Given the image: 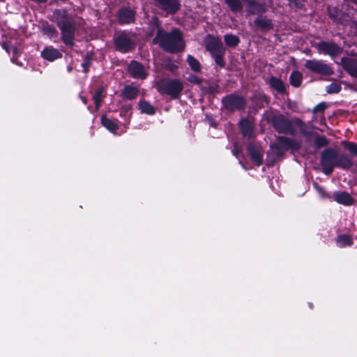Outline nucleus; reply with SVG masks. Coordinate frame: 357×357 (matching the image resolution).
Here are the masks:
<instances>
[{
  "label": "nucleus",
  "mask_w": 357,
  "mask_h": 357,
  "mask_svg": "<svg viewBox=\"0 0 357 357\" xmlns=\"http://www.w3.org/2000/svg\"><path fill=\"white\" fill-rule=\"evenodd\" d=\"M153 42L158 43L163 50L169 52H180L184 48L181 33L176 29H173L171 33L159 29Z\"/></svg>",
  "instance_id": "nucleus-1"
},
{
  "label": "nucleus",
  "mask_w": 357,
  "mask_h": 357,
  "mask_svg": "<svg viewBox=\"0 0 357 357\" xmlns=\"http://www.w3.org/2000/svg\"><path fill=\"white\" fill-rule=\"evenodd\" d=\"M53 19L61 30L64 43L73 45L75 27L72 16L66 10L59 9L54 12Z\"/></svg>",
  "instance_id": "nucleus-2"
},
{
  "label": "nucleus",
  "mask_w": 357,
  "mask_h": 357,
  "mask_svg": "<svg viewBox=\"0 0 357 357\" xmlns=\"http://www.w3.org/2000/svg\"><path fill=\"white\" fill-rule=\"evenodd\" d=\"M337 152L333 149H327L321 153V165L323 172L330 175L335 167H336Z\"/></svg>",
  "instance_id": "nucleus-3"
},
{
  "label": "nucleus",
  "mask_w": 357,
  "mask_h": 357,
  "mask_svg": "<svg viewBox=\"0 0 357 357\" xmlns=\"http://www.w3.org/2000/svg\"><path fill=\"white\" fill-rule=\"evenodd\" d=\"M159 89L162 93L177 98L183 89V83L178 79H168L162 81L159 84Z\"/></svg>",
  "instance_id": "nucleus-4"
},
{
  "label": "nucleus",
  "mask_w": 357,
  "mask_h": 357,
  "mask_svg": "<svg viewBox=\"0 0 357 357\" xmlns=\"http://www.w3.org/2000/svg\"><path fill=\"white\" fill-rule=\"evenodd\" d=\"M305 66L310 71L321 75H331L333 73V69L321 60H307L305 63Z\"/></svg>",
  "instance_id": "nucleus-5"
},
{
  "label": "nucleus",
  "mask_w": 357,
  "mask_h": 357,
  "mask_svg": "<svg viewBox=\"0 0 357 357\" xmlns=\"http://www.w3.org/2000/svg\"><path fill=\"white\" fill-rule=\"evenodd\" d=\"M222 102L225 107L231 111L241 109L245 105L243 98L236 95H230L225 97L222 99Z\"/></svg>",
  "instance_id": "nucleus-6"
},
{
  "label": "nucleus",
  "mask_w": 357,
  "mask_h": 357,
  "mask_svg": "<svg viewBox=\"0 0 357 357\" xmlns=\"http://www.w3.org/2000/svg\"><path fill=\"white\" fill-rule=\"evenodd\" d=\"M317 49L320 53L328 54L331 56H336L342 52L340 47L333 43L329 42H321L318 43Z\"/></svg>",
  "instance_id": "nucleus-7"
},
{
  "label": "nucleus",
  "mask_w": 357,
  "mask_h": 357,
  "mask_svg": "<svg viewBox=\"0 0 357 357\" xmlns=\"http://www.w3.org/2000/svg\"><path fill=\"white\" fill-rule=\"evenodd\" d=\"M273 123L275 129L280 132L289 133L292 132L291 122L282 115L275 116L273 119Z\"/></svg>",
  "instance_id": "nucleus-8"
},
{
  "label": "nucleus",
  "mask_w": 357,
  "mask_h": 357,
  "mask_svg": "<svg viewBox=\"0 0 357 357\" xmlns=\"http://www.w3.org/2000/svg\"><path fill=\"white\" fill-rule=\"evenodd\" d=\"M204 42L206 48L211 52V54L220 52L225 50L221 40L219 38H215L212 36H207Z\"/></svg>",
  "instance_id": "nucleus-9"
},
{
  "label": "nucleus",
  "mask_w": 357,
  "mask_h": 357,
  "mask_svg": "<svg viewBox=\"0 0 357 357\" xmlns=\"http://www.w3.org/2000/svg\"><path fill=\"white\" fill-rule=\"evenodd\" d=\"M128 70L132 77L144 79L147 76V72L144 66L137 61H132L128 66Z\"/></svg>",
  "instance_id": "nucleus-10"
},
{
  "label": "nucleus",
  "mask_w": 357,
  "mask_h": 357,
  "mask_svg": "<svg viewBox=\"0 0 357 357\" xmlns=\"http://www.w3.org/2000/svg\"><path fill=\"white\" fill-rule=\"evenodd\" d=\"M115 45L118 50L124 53L129 52L133 47L132 42L124 33L115 38Z\"/></svg>",
  "instance_id": "nucleus-11"
},
{
  "label": "nucleus",
  "mask_w": 357,
  "mask_h": 357,
  "mask_svg": "<svg viewBox=\"0 0 357 357\" xmlns=\"http://www.w3.org/2000/svg\"><path fill=\"white\" fill-rule=\"evenodd\" d=\"M248 151L253 162L259 166L262 163V152L260 147H258L252 144H249L248 146Z\"/></svg>",
  "instance_id": "nucleus-12"
},
{
  "label": "nucleus",
  "mask_w": 357,
  "mask_h": 357,
  "mask_svg": "<svg viewBox=\"0 0 357 357\" xmlns=\"http://www.w3.org/2000/svg\"><path fill=\"white\" fill-rule=\"evenodd\" d=\"M41 56L49 61H53L62 56V54L57 49L49 46L46 47L41 52Z\"/></svg>",
  "instance_id": "nucleus-13"
},
{
  "label": "nucleus",
  "mask_w": 357,
  "mask_h": 357,
  "mask_svg": "<svg viewBox=\"0 0 357 357\" xmlns=\"http://www.w3.org/2000/svg\"><path fill=\"white\" fill-rule=\"evenodd\" d=\"M344 68L352 76L357 77V61L349 58L343 59Z\"/></svg>",
  "instance_id": "nucleus-14"
},
{
  "label": "nucleus",
  "mask_w": 357,
  "mask_h": 357,
  "mask_svg": "<svg viewBox=\"0 0 357 357\" xmlns=\"http://www.w3.org/2000/svg\"><path fill=\"white\" fill-rule=\"evenodd\" d=\"M335 200L341 204L351 205L354 202L352 197L346 192H337L334 193Z\"/></svg>",
  "instance_id": "nucleus-15"
},
{
  "label": "nucleus",
  "mask_w": 357,
  "mask_h": 357,
  "mask_svg": "<svg viewBox=\"0 0 357 357\" xmlns=\"http://www.w3.org/2000/svg\"><path fill=\"white\" fill-rule=\"evenodd\" d=\"M139 93L138 88L132 85L126 86L121 91V96L127 100L135 99Z\"/></svg>",
  "instance_id": "nucleus-16"
},
{
  "label": "nucleus",
  "mask_w": 357,
  "mask_h": 357,
  "mask_svg": "<svg viewBox=\"0 0 357 357\" xmlns=\"http://www.w3.org/2000/svg\"><path fill=\"white\" fill-rule=\"evenodd\" d=\"M119 17L121 23H130L134 20L135 12L130 9H122L119 13Z\"/></svg>",
  "instance_id": "nucleus-17"
},
{
  "label": "nucleus",
  "mask_w": 357,
  "mask_h": 357,
  "mask_svg": "<svg viewBox=\"0 0 357 357\" xmlns=\"http://www.w3.org/2000/svg\"><path fill=\"white\" fill-rule=\"evenodd\" d=\"M353 165L351 158L345 155H337L336 167L342 169H349Z\"/></svg>",
  "instance_id": "nucleus-18"
},
{
  "label": "nucleus",
  "mask_w": 357,
  "mask_h": 357,
  "mask_svg": "<svg viewBox=\"0 0 357 357\" xmlns=\"http://www.w3.org/2000/svg\"><path fill=\"white\" fill-rule=\"evenodd\" d=\"M240 127L244 137L250 138L252 136L253 126L249 120L242 119L240 121Z\"/></svg>",
  "instance_id": "nucleus-19"
},
{
  "label": "nucleus",
  "mask_w": 357,
  "mask_h": 357,
  "mask_svg": "<svg viewBox=\"0 0 357 357\" xmlns=\"http://www.w3.org/2000/svg\"><path fill=\"white\" fill-rule=\"evenodd\" d=\"M101 122L105 128H106L108 130L114 133L116 131V130L119 128L116 121L110 119L106 117L105 116H102Z\"/></svg>",
  "instance_id": "nucleus-20"
},
{
  "label": "nucleus",
  "mask_w": 357,
  "mask_h": 357,
  "mask_svg": "<svg viewBox=\"0 0 357 357\" xmlns=\"http://www.w3.org/2000/svg\"><path fill=\"white\" fill-rule=\"evenodd\" d=\"M248 4V11L250 13L255 14L257 13H263L265 11L264 6L258 3L254 0H244Z\"/></svg>",
  "instance_id": "nucleus-21"
},
{
  "label": "nucleus",
  "mask_w": 357,
  "mask_h": 357,
  "mask_svg": "<svg viewBox=\"0 0 357 357\" xmlns=\"http://www.w3.org/2000/svg\"><path fill=\"white\" fill-rule=\"evenodd\" d=\"M255 24L261 29H270L273 26L271 20L265 17H259L257 18L255 20Z\"/></svg>",
  "instance_id": "nucleus-22"
},
{
  "label": "nucleus",
  "mask_w": 357,
  "mask_h": 357,
  "mask_svg": "<svg viewBox=\"0 0 357 357\" xmlns=\"http://www.w3.org/2000/svg\"><path fill=\"white\" fill-rule=\"evenodd\" d=\"M280 142L284 146H285L284 148L292 150H297L300 148L301 146V144L298 142H295L291 139L287 137L280 138Z\"/></svg>",
  "instance_id": "nucleus-23"
},
{
  "label": "nucleus",
  "mask_w": 357,
  "mask_h": 357,
  "mask_svg": "<svg viewBox=\"0 0 357 357\" xmlns=\"http://www.w3.org/2000/svg\"><path fill=\"white\" fill-rule=\"evenodd\" d=\"M243 1L244 0H225L226 3L233 12H238L243 8Z\"/></svg>",
  "instance_id": "nucleus-24"
},
{
  "label": "nucleus",
  "mask_w": 357,
  "mask_h": 357,
  "mask_svg": "<svg viewBox=\"0 0 357 357\" xmlns=\"http://www.w3.org/2000/svg\"><path fill=\"white\" fill-rule=\"evenodd\" d=\"M139 107L142 113L147 114H153L155 113V108L153 106L146 101L140 100L139 102Z\"/></svg>",
  "instance_id": "nucleus-25"
},
{
  "label": "nucleus",
  "mask_w": 357,
  "mask_h": 357,
  "mask_svg": "<svg viewBox=\"0 0 357 357\" xmlns=\"http://www.w3.org/2000/svg\"><path fill=\"white\" fill-rule=\"evenodd\" d=\"M289 79L292 86L298 87L302 83L303 75L298 71H294L291 74Z\"/></svg>",
  "instance_id": "nucleus-26"
},
{
  "label": "nucleus",
  "mask_w": 357,
  "mask_h": 357,
  "mask_svg": "<svg viewBox=\"0 0 357 357\" xmlns=\"http://www.w3.org/2000/svg\"><path fill=\"white\" fill-rule=\"evenodd\" d=\"M269 82L271 87L275 89L278 92L282 93L284 91L285 88L281 79L273 77L270 79Z\"/></svg>",
  "instance_id": "nucleus-27"
},
{
  "label": "nucleus",
  "mask_w": 357,
  "mask_h": 357,
  "mask_svg": "<svg viewBox=\"0 0 357 357\" xmlns=\"http://www.w3.org/2000/svg\"><path fill=\"white\" fill-rule=\"evenodd\" d=\"M337 245L340 248H344L347 245H351L353 242L351 237L348 235H340L336 238Z\"/></svg>",
  "instance_id": "nucleus-28"
},
{
  "label": "nucleus",
  "mask_w": 357,
  "mask_h": 357,
  "mask_svg": "<svg viewBox=\"0 0 357 357\" xmlns=\"http://www.w3.org/2000/svg\"><path fill=\"white\" fill-rule=\"evenodd\" d=\"M187 61L190 68L195 72H199L201 70V65L197 59L191 55H188L187 57Z\"/></svg>",
  "instance_id": "nucleus-29"
},
{
  "label": "nucleus",
  "mask_w": 357,
  "mask_h": 357,
  "mask_svg": "<svg viewBox=\"0 0 357 357\" xmlns=\"http://www.w3.org/2000/svg\"><path fill=\"white\" fill-rule=\"evenodd\" d=\"M225 42L229 46L235 47L239 43V39L236 36L234 35H225Z\"/></svg>",
  "instance_id": "nucleus-30"
},
{
  "label": "nucleus",
  "mask_w": 357,
  "mask_h": 357,
  "mask_svg": "<svg viewBox=\"0 0 357 357\" xmlns=\"http://www.w3.org/2000/svg\"><path fill=\"white\" fill-rule=\"evenodd\" d=\"M225 54V50L223 51H221L220 52L213 54L211 55L213 57L215 63L218 66L223 67L225 66V61L223 59Z\"/></svg>",
  "instance_id": "nucleus-31"
},
{
  "label": "nucleus",
  "mask_w": 357,
  "mask_h": 357,
  "mask_svg": "<svg viewBox=\"0 0 357 357\" xmlns=\"http://www.w3.org/2000/svg\"><path fill=\"white\" fill-rule=\"evenodd\" d=\"M93 98L96 105V109H98L102 98V89H98L93 96Z\"/></svg>",
  "instance_id": "nucleus-32"
},
{
  "label": "nucleus",
  "mask_w": 357,
  "mask_h": 357,
  "mask_svg": "<svg viewBox=\"0 0 357 357\" xmlns=\"http://www.w3.org/2000/svg\"><path fill=\"white\" fill-rule=\"evenodd\" d=\"M341 90V86L337 83H331L326 87V91L328 93H336Z\"/></svg>",
  "instance_id": "nucleus-33"
},
{
  "label": "nucleus",
  "mask_w": 357,
  "mask_h": 357,
  "mask_svg": "<svg viewBox=\"0 0 357 357\" xmlns=\"http://www.w3.org/2000/svg\"><path fill=\"white\" fill-rule=\"evenodd\" d=\"M314 143L317 147L320 148L327 145L328 141L325 137L321 136L316 138Z\"/></svg>",
  "instance_id": "nucleus-34"
},
{
  "label": "nucleus",
  "mask_w": 357,
  "mask_h": 357,
  "mask_svg": "<svg viewBox=\"0 0 357 357\" xmlns=\"http://www.w3.org/2000/svg\"><path fill=\"white\" fill-rule=\"evenodd\" d=\"M44 31L50 38L54 37L56 34V29L49 25L45 26Z\"/></svg>",
  "instance_id": "nucleus-35"
},
{
  "label": "nucleus",
  "mask_w": 357,
  "mask_h": 357,
  "mask_svg": "<svg viewBox=\"0 0 357 357\" xmlns=\"http://www.w3.org/2000/svg\"><path fill=\"white\" fill-rule=\"evenodd\" d=\"M346 147L351 153L357 155V144L348 142L346 144Z\"/></svg>",
  "instance_id": "nucleus-36"
},
{
  "label": "nucleus",
  "mask_w": 357,
  "mask_h": 357,
  "mask_svg": "<svg viewBox=\"0 0 357 357\" xmlns=\"http://www.w3.org/2000/svg\"><path fill=\"white\" fill-rule=\"evenodd\" d=\"M188 80L191 83L197 84H199L202 82V79L199 77L193 75H190L188 78Z\"/></svg>",
  "instance_id": "nucleus-37"
},
{
  "label": "nucleus",
  "mask_w": 357,
  "mask_h": 357,
  "mask_svg": "<svg viewBox=\"0 0 357 357\" xmlns=\"http://www.w3.org/2000/svg\"><path fill=\"white\" fill-rule=\"evenodd\" d=\"M313 186L315 188V190L319 193V195L322 197L325 196V191L324 189L319 186L317 183H314Z\"/></svg>",
  "instance_id": "nucleus-38"
},
{
  "label": "nucleus",
  "mask_w": 357,
  "mask_h": 357,
  "mask_svg": "<svg viewBox=\"0 0 357 357\" xmlns=\"http://www.w3.org/2000/svg\"><path fill=\"white\" fill-rule=\"evenodd\" d=\"M289 3L291 6L296 8H300L303 6L301 0H289Z\"/></svg>",
  "instance_id": "nucleus-39"
},
{
  "label": "nucleus",
  "mask_w": 357,
  "mask_h": 357,
  "mask_svg": "<svg viewBox=\"0 0 357 357\" xmlns=\"http://www.w3.org/2000/svg\"><path fill=\"white\" fill-rule=\"evenodd\" d=\"M91 64L90 59L86 58L82 63V67L84 68V71L86 72L88 70V68Z\"/></svg>",
  "instance_id": "nucleus-40"
},
{
  "label": "nucleus",
  "mask_w": 357,
  "mask_h": 357,
  "mask_svg": "<svg viewBox=\"0 0 357 357\" xmlns=\"http://www.w3.org/2000/svg\"><path fill=\"white\" fill-rule=\"evenodd\" d=\"M326 109V105L324 103L319 104L314 109V112H322Z\"/></svg>",
  "instance_id": "nucleus-41"
},
{
  "label": "nucleus",
  "mask_w": 357,
  "mask_h": 357,
  "mask_svg": "<svg viewBox=\"0 0 357 357\" xmlns=\"http://www.w3.org/2000/svg\"><path fill=\"white\" fill-rule=\"evenodd\" d=\"M233 154L236 157L238 158V154L240 153V150L237 146H235L234 150L232 151Z\"/></svg>",
  "instance_id": "nucleus-42"
},
{
  "label": "nucleus",
  "mask_w": 357,
  "mask_h": 357,
  "mask_svg": "<svg viewBox=\"0 0 357 357\" xmlns=\"http://www.w3.org/2000/svg\"><path fill=\"white\" fill-rule=\"evenodd\" d=\"M82 101L84 102V103H86V100H85V99H84V98H83V99H82Z\"/></svg>",
  "instance_id": "nucleus-43"
}]
</instances>
